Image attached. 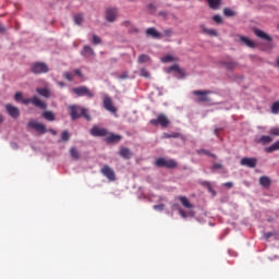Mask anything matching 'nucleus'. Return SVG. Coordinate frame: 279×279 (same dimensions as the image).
Returning <instances> with one entry per match:
<instances>
[{
    "label": "nucleus",
    "mask_w": 279,
    "mask_h": 279,
    "mask_svg": "<svg viewBox=\"0 0 279 279\" xmlns=\"http://www.w3.org/2000/svg\"><path fill=\"white\" fill-rule=\"evenodd\" d=\"M70 117L72 121H77V119H81V117H84L86 121H90V114H88V109L77 105L70 106Z\"/></svg>",
    "instance_id": "obj_1"
},
{
    "label": "nucleus",
    "mask_w": 279,
    "mask_h": 279,
    "mask_svg": "<svg viewBox=\"0 0 279 279\" xmlns=\"http://www.w3.org/2000/svg\"><path fill=\"white\" fill-rule=\"evenodd\" d=\"M22 104H24V106H28V104H32L33 106H35V108H39L40 110H47V104L40 100L38 96H33L32 98H22Z\"/></svg>",
    "instance_id": "obj_2"
},
{
    "label": "nucleus",
    "mask_w": 279,
    "mask_h": 279,
    "mask_svg": "<svg viewBox=\"0 0 279 279\" xmlns=\"http://www.w3.org/2000/svg\"><path fill=\"white\" fill-rule=\"evenodd\" d=\"M72 93L77 97H88V99H93V97H95V94L90 92L87 86L74 87L72 88Z\"/></svg>",
    "instance_id": "obj_3"
},
{
    "label": "nucleus",
    "mask_w": 279,
    "mask_h": 279,
    "mask_svg": "<svg viewBox=\"0 0 279 279\" xmlns=\"http://www.w3.org/2000/svg\"><path fill=\"white\" fill-rule=\"evenodd\" d=\"M32 73L35 75H40L43 73H49V65L45 62H35L31 66Z\"/></svg>",
    "instance_id": "obj_4"
},
{
    "label": "nucleus",
    "mask_w": 279,
    "mask_h": 279,
    "mask_svg": "<svg viewBox=\"0 0 279 279\" xmlns=\"http://www.w3.org/2000/svg\"><path fill=\"white\" fill-rule=\"evenodd\" d=\"M192 95H194V97H198L197 101L199 104H208V101H210V98L208 96L213 95V92H210V90H193Z\"/></svg>",
    "instance_id": "obj_5"
},
{
    "label": "nucleus",
    "mask_w": 279,
    "mask_h": 279,
    "mask_svg": "<svg viewBox=\"0 0 279 279\" xmlns=\"http://www.w3.org/2000/svg\"><path fill=\"white\" fill-rule=\"evenodd\" d=\"M149 123L155 126L161 125V128H169L171 122L169 121V118L165 116V113H159L157 119H151Z\"/></svg>",
    "instance_id": "obj_6"
},
{
    "label": "nucleus",
    "mask_w": 279,
    "mask_h": 279,
    "mask_svg": "<svg viewBox=\"0 0 279 279\" xmlns=\"http://www.w3.org/2000/svg\"><path fill=\"white\" fill-rule=\"evenodd\" d=\"M100 173L104 174L109 182L117 181V174L114 173V170L108 165L102 166Z\"/></svg>",
    "instance_id": "obj_7"
},
{
    "label": "nucleus",
    "mask_w": 279,
    "mask_h": 279,
    "mask_svg": "<svg viewBox=\"0 0 279 279\" xmlns=\"http://www.w3.org/2000/svg\"><path fill=\"white\" fill-rule=\"evenodd\" d=\"M118 16H119V9L112 8V7L106 9L105 19L108 23H114Z\"/></svg>",
    "instance_id": "obj_8"
},
{
    "label": "nucleus",
    "mask_w": 279,
    "mask_h": 279,
    "mask_svg": "<svg viewBox=\"0 0 279 279\" xmlns=\"http://www.w3.org/2000/svg\"><path fill=\"white\" fill-rule=\"evenodd\" d=\"M28 128H32L33 130H35L37 134H47V126L37 121L31 120L28 122Z\"/></svg>",
    "instance_id": "obj_9"
},
{
    "label": "nucleus",
    "mask_w": 279,
    "mask_h": 279,
    "mask_svg": "<svg viewBox=\"0 0 279 279\" xmlns=\"http://www.w3.org/2000/svg\"><path fill=\"white\" fill-rule=\"evenodd\" d=\"M240 165L242 167H248V169H255L256 165H258V159L255 157H244L241 159Z\"/></svg>",
    "instance_id": "obj_10"
},
{
    "label": "nucleus",
    "mask_w": 279,
    "mask_h": 279,
    "mask_svg": "<svg viewBox=\"0 0 279 279\" xmlns=\"http://www.w3.org/2000/svg\"><path fill=\"white\" fill-rule=\"evenodd\" d=\"M102 106H104L105 110H108V112L116 114L117 107H114V105L112 104V98H110V96L104 97Z\"/></svg>",
    "instance_id": "obj_11"
},
{
    "label": "nucleus",
    "mask_w": 279,
    "mask_h": 279,
    "mask_svg": "<svg viewBox=\"0 0 279 279\" xmlns=\"http://www.w3.org/2000/svg\"><path fill=\"white\" fill-rule=\"evenodd\" d=\"M5 110L9 117H12V119H19V117H21V111L19 110V108L14 107L11 104L5 105Z\"/></svg>",
    "instance_id": "obj_12"
},
{
    "label": "nucleus",
    "mask_w": 279,
    "mask_h": 279,
    "mask_svg": "<svg viewBox=\"0 0 279 279\" xmlns=\"http://www.w3.org/2000/svg\"><path fill=\"white\" fill-rule=\"evenodd\" d=\"M89 134L92 136H108V130L104 129V128H99L97 125H94L90 131Z\"/></svg>",
    "instance_id": "obj_13"
},
{
    "label": "nucleus",
    "mask_w": 279,
    "mask_h": 279,
    "mask_svg": "<svg viewBox=\"0 0 279 279\" xmlns=\"http://www.w3.org/2000/svg\"><path fill=\"white\" fill-rule=\"evenodd\" d=\"M123 138V136L114 134V133H109L105 141L106 143H108V145H112L113 143H119L121 140Z\"/></svg>",
    "instance_id": "obj_14"
},
{
    "label": "nucleus",
    "mask_w": 279,
    "mask_h": 279,
    "mask_svg": "<svg viewBox=\"0 0 279 279\" xmlns=\"http://www.w3.org/2000/svg\"><path fill=\"white\" fill-rule=\"evenodd\" d=\"M254 34L262 40H267L268 43H271L272 40L271 36L267 35V33L263 32L262 29L255 28Z\"/></svg>",
    "instance_id": "obj_15"
},
{
    "label": "nucleus",
    "mask_w": 279,
    "mask_h": 279,
    "mask_svg": "<svg viewBox=\"0 0 279 279\" xmlns=\"http://www.w3.org/2000/svg\"><path fill=\"white\" fill-rule=\"evenodd\" d=\"M239 38H240V43H242V45H245L250 49H255L256 43H254L252 39H250L248 37H245V36H241V35L239 36Z\"/></svg>",
    "instance_id": "obj_16"
},
{
    "label": "nucleus",
    "mask_w": 279,
    "mask_h": 279,
    "mask_svg": "<svg viewBox=\"0 0 279 279\" xmlns=\"http://www.w3.org/2000/svg\"><path fill=\"white\" fill-rule=\"evenodd\" d=\"M81 56H84V58H90V56H95V50L90 46H84Z\"/></svg>",
    "instance_id": "obj_17"
},
{
    "label": "nucleus",
    "mask_w": 279,
    "mask_h": 279,
    "mask_svg": "<svg viewBox=\"0 0 279 279\" xmlns=\"http://www.w3.org/2000/svg\"><path fill=\"white\" fill-rule=\"evenodd\" d=\"M119 156H121V158H124L125 160H130V158H132V150H130V148L128 147H122L119 150Z\"/></svg>",
    "instance_id": "obj_18"
},
{
    "label": "nucleus",
    "mask_w": 279,
    "mask_h": 279,
    "mask_svg": "<svg viewBox=\"0 0 279 279\" xmlns=\"http://www.w3.org/2000/svg\"><path fill=\"white\" fill-rule=\"evenodd\" d=\"M122 27H126L128 28V32L129 34H133V32H138V29L136 28L135 25L132 24V22L130 21H124L121 23Z\"/></svg>",
    "instance_id": "obj_19"
},
{
    "label": "nucleus",
    "mask_w": 279,
    "mask_h": 279,
    "mask_svg": "<svg viewBox=\"0 0 279 279\" xmlns=\"http://www.w3.org/2000/svg\"><path fill=\"white\" fill-rule=\"evenodd\" d=\"M259 184L264 186V189H269V186H271V179H269V177H260Z\"/></svg>",
    "instance_id": "obj_20"
},
{
    "label": "nucleus",
    "mask_w": 279,
    "mask_h": 279,
    "mask_svg": "<svg viewBox=\"0 0 279 279\" xmlns=\"http://www.w3.org/2000/svg\"><path fill=\"white\" fill-rule=\"evenodd\" d=\"M36 93H38V95L45 97L46 99H49V97H51V92L47 88H37Z\"/></svg>",
    "instance_id": "obj_21"
},
{
    "label": "nucleus",
    "mask_w": 279,
    "mask_h": 279,
    "mask_svg": "<svg viewBox=\"0 0 279 279\" xmlns=\"http://www.w3.org/2000/svg\"><path fill=\"white\" fill-rule=\"evenodd\" d=\"M146 36H151V38H160V33L156 28L150 27L146 29Z\"/></svg>",
    "instance_id": "obj_22"
},
{
    "label": "nucleus",
    "mask_w": 279,
    "mask_h": 279,
    "mask_svg": "<svg viewBox=\"0 0 279 279\" xmlns=\"http://www.w3.org/2000/svg\"><path fill=\"white\" fill-rule=\"evenodd\" d=\"M207 3L211 10H219V5H221V0H207Z\"/></svg>",
    "instance_id": "obj_23"
},
{
    "label": "nucleus",
    "mask_w": 279,
    "mask_h": 279,
    "mask_svg": "<svg viewBox=\"0 0 279 279\" xmlns=\"http://www.w3.org/2000/svg\"><path fill=\"white\" fill-rule=\"evenodd\" d=\"M222 66H225L228 71H234V68L238 66L234 61H223Z\"/></svg>",
    "instance_id": "obj_24"
},
{
    "label": "nucleus",
    "mask_w": 279,
    "mask_h": 279,
    "mask_svg": "<svg viewBox=\"0 0 279 279\" xmlns=\"http://www.w3.org/2000/svg\"><path fill=\"white\" fill-rule=\"evenodd\" d=\"M43 117L46 119V121H56V114L53 111H44Z\"/></svg>",
    "instance_id": "obj_25"
},
{
    "label": "nucleus",
    "mask_w": 279,
    "mask_h": 279,
    "mask_svg": "<svg viewBox=\"0 0 279 279\" xmlns=\"http://www.w3.org/2000/svg\"><path fill=\"white\" fill-rule=\"evenodd\" d=\"M70 156L73 160H80V150H77L75 147L70 148Z\"/></svg>",
    "instance_id": "obj_26"
},
{
    "label": "nucleus",
    "mask_w": 279,
    "mask_h": 279,
    "mask_svg": "<svg viewBox=\"0 0 279 279\" xmlns=\"http://www.w3.org/2000/svg\"><path fill=\"white\" fill-rule=\"evenodd\" d=\"M182 206H184V208H193V204H191V202H189V198L186 196H180L179 197Z\"/></svg>",
    "instance_id": "obj_27"
},
{
    "label": "nucleus",
    "mask_w": 279,
    "mask_h": 279,
    "mask_svg": "<svg viewBox=\"0 0 279 279\" xmlns=\"http://www.w3.org/2000/svg\"><path fill=\"white\" fill-rule=\"evenodd\" d=\"M166 169H175L178 167V162L174 159H166Z\"/></svg>",
    "instance_id": "obj_28"
},
{
    "label": "nucleus",
    "mask_w": 279,
    "mask_h": 279,
    "mask_svg": "<svg viewBox=\"0 0 279 279\" xmlns=\"http://www.w3.org/2000/svg\"><path fill=\"white\" fill-rule=\"evenodd\" d=\"M201 29L204 32V34H208L209 36H218L217 31L206 28V26L204 24L201 25Z\"/></svg>",
    "instance_id": "obj_29"
},
{
    "label": "nucleus",
    "mask_w": 279,
    "mask_h": 279,
    "mask_svg": "<svg viewBox=\"0 0 279 279\" xmlns=\"http://www.w3.org/2000/svg\"><path fill=\"white\" fill-rule=\"evenodd\" d=\"M274 141V138H271V136L269 135H263L259 140L258 143H260L262 145H267L269 143H271Z\"/></svg>",
    "instance_id": "obj_30"
},
{
    "label": "nucleus",
    "mask_w": 279,
    "mask_h": 279,
    "mask_svg": "<svg viewBox=\"0 0 279 279\" xmlns=\"http://www.w3.org/2000/svg\"><path fill=\"white\" fill-rule=\"evenodd\" d=\"M173 71H177V73H179V75H184V70L180 69V66L178 64H174V65L168 68V73H171Z\"/></svg>",
    "instance_id": "obj_31"
},
{
    "label": "nucleus",
    "mask_w": 279,
    "mask_h": 279,
    "mask_svg": "<svg viewBox=\"0 0 279 279\" xmlns=\"http://www.w3.org/2000/svg\"><path fill=\"white\" fill-rule=\"evenodd\" d=\"M74 23L76 25H82V23H84V14L78 13V14L74 15Z\"/></svg>",
    "instance_id": "obj_32"
},
{
    "label": "nucleus",
    "mask_w": 279,
    "mask_h": 279,
    "mask_svg": "<svg viewBox=\"0 0 279 279\" xmlns=\"http://www.w3.org/2000/svg\"><path fill=\"white\" fill-rule=\"evenodd\" d=\"M149 60H151V58H149V56L147 54H141L137 59V62L140 64H145V62H149Z\"/></svg>",
    "instance_id": "obj_33"
},
{
    "label": "nucleus",
    "mask_w": 279,
    "mask_h": 279,
    "mask_svg": "<svg viewBox=\"0 0 279 279\" xmlns=\"http://www.w3.org/2000/svg\"><path fill=\"white\" fill-rule=\"evenodd\" d=\"M198 156H202L204 154L205 156H210V158H217V155L211 154L209 150L206 149H199L197 150Z\"/></svg>",
    "instance_id": "obj_34"
},
{
    "label": "nucleus",
    "mask_w": 279,
    "mask_h": 279,
    "mask_svg": "<svg viewBox=\"0 0 279 279\" xmlns=\"http://www.w3.org/2000/svg\"><path fill=\"white\" fill-rule=\"evenodd\" d=\"M161 62H163V64H167V62H175V58H173V56L167 54L161 58Z\"/></svg>",
    "instance_id": "obj_35"
},
{
    "label": "nucleus",
    "mask_w": 279,
    "mask_h": 279,
    "mask_svg": "<svg viewBox=\"0 0 279 279\" xmlns=\"http://www.w3.org/2000/svg\"><path fill=\"white\" fill-rule=\"evenodd\" d=\"M71 138V134L69 133V131H63L61 133V141H63V143H66L68 141H70Z\"/></svg>",
    "instance_id": "obj_36"
},
{
    "label": "nucleus",
    "mask_w": 279,
    "mask_h": 279,
    "mask_svg": "<svg viewBox=\"0 0 279 279\" xmlns=\"http://www.w3.org/2000/svg\"><path fill=\"white\" fill-rule=\"evenodd\" d=\"M63 77L68 82H73L74 80V74L72 72H63Z\"/></svg>",
    "instance_id": "obj_37"
},
{
    "label": "nucleus",
    "mask_w": 279,
    "mask_h": 279,
    "mask_svg": "<svg viewBox=\"0 0 279 279\" xmlns=\"http://www.w3.org/2000/svg\"><path fill=\"white\" fill-rule=\"evenodd\" d=\"M223 14H225V16H235L236 15V13L234 11H232V9H230V8H225Z\"/></svg>",
    "instance_id": "obj_38"
},
{
    "label": "nucleus",
    "mask_w": 279,
    "mask_h": 279,
    "mask_svg": "<svg viewBox=\"0 0 279 279\" xmlns=\"http://www.w3.org/2000/svg\"><path fill=\"white\" fill-rule=\"evenodd\" d=\"M166 162H167V159H165V158H158V159L155 161V165H156V167H166Z\"/></svg>",
    "instance_id": "obj_39"
},
{
    "label": "nucleus",
    "mask_w": 279,
    "mask_h": 279,
    "mask_svg": "<svg viewBox=\"0 0 279 279\" xmlns=\"http://www.w3.org/2000/svg\"><path fill=\"white\" fill-rule=\"evenodd\" d=\"M271 112H272V114H278V112H279V100L272 104Z\"/></svg>",
    "instance_id": "obj_40"
},
{
    "label": "nucleus",
    "mask_w": 279,
    "mask_h": 279,
    "mask_svg": "<svg viewBox=\"0 0 279 279\" xmlns=\"http://www.w3.org/2000/svg\"><path fill=\"white\" fill-rule=\"evenodd\" d=\"M268 134H270V136H279V128L278 126L271 128L268 131Z\"/></svg>",
    "instance_id": "obj_41"
},
{
    "label": "nucleus",
    "mask_w": 279,
    "mask_h": 279,
    "mask_svg": "<svg viewBox=\"0 0 279 279\" xmlns=\"http://www.w3.org/2000/svg\"><path fill=\"white\" fill-rule=\"evenodd\" d=\"M203 186H206L208 189L209 193H213L214 195H216V192H215V190H213V185L210 184V182H208V181L203 182Z\"/></svg>",
    "instance_id": "obj_42"
},
{
    "label": "nucleus",
    "mask_w": 279,
    "mask_h": 279,
    "mask_svg": "<svg viewBox=\"0 0 279 279\" xmlns=\"http://www.w3.org/2000/svg\"><path fill=\"white\" fill-rule=\"evenodd\" d=\"M92 43H93V45H101V37H99L97 35H93Z\"/></svg>",
    "instance_id": "obj_43"
},
{
    "label": "nucleus",
    "mask_w": 279,
    "mask_h": 279,
    "mask_svg": "<svg viewBox=\"0 0 279 279\" xmlns=\"http://www.w3.org/2000/svg\"><path fill=\"white\" fill-rule=\"evenodd\" d=\"M15 101H23V93L17 92L14 96Z\"/></svg>",
    "instance_id": "obj_44"
},
{
    "label": "nucleus",
    "mask_w": 279,
    "mask_h": 279,
    "mask_svg": "<svg viewBox=\"0 0 279 279\" xmlns=\"http://www.w3.org/2000/svg\"><path fill=\"white\" fill-rule=\"evenodd\" d=\"M217 169H223V165L222 163H214L211 166V171H217Z\"/></svg>",
    "instance_id": "obj_45"
},
{
    "label": "nucleus",
    "mask_w": 279,
    "mask_h": 279,
    "mask_svg": "<svg viewBox=\"0 0 279 279\" xmlns=\"http://www.w3.org/2000/svg\"><path fill=\"white\" fill-rule=\"evenodd\" d=\"M213 21H215V23H218V24L223 23L221 15H214Z\"/></svg>",
    "instance_id": "obj_46"
},
{
    "label": "nucleus",
    "mask_w": 279,
    "mask_h": 279,
    "mask_svg": "<svg viewBox=\"0 0 279 279\" xmlns=\"http://www.w3.org/2000/svg\"><path fill=\"white\" fill-rule=\"evenodd\" d=\"M180 133L166 134V138H180Z\"/></svg>",
    "instance_id": "obj_47"
},
{
    "label": "nucleus",
    "mask_w": 279,
    "mask_h": 279,
    "mask_svg": "<svg viewBox=\"0 0 279 279\" xmlns=\"http://www.w3.org/2000/svg\"><path fill=\"white\" fill-rule=\"evenodd\" d=\"M154 210H159L161 213V210H165V204H159V205H154Z\"/></svg>",
    "instance_id": "obj_48"
},
{
    "label": "nucleus",
    "mask_w": 279,
    "mask_h": 279,
    "mask_svg": "<svg viewBox=\"0 0 279 279\" xmlns=\"http://www.w3.org/2000/svg\"><path fill=\"white\" fill-rule=\"evenodd\" d=\"M141 76L142 77H149V72L147 70H145V69H142L141 70Z\"/></svg>",
    "instance_id": "obj_49"
},
{
    "label": "nucleus",
    "mask_w": 279,
    "mask_h": 279,
    "mask_svg": "<svg viewBox=\"0 0 279 279\" xmlns=\"http://www.w3.org/2000/svg\"><path fill=\"white\" fill-rule=\"evenodd\" d=\"M163 34H165V36H167V37L169 38V37L173 36V31H171V29H165V31H163Z\"/></svg>",
    "instance_id": "obj_50"
},
{
    "label": "nucleus",
    "mask_w": 279,
    "mask_h": 279,
    "mask_svg": "<svg viewBox=\"0 0 279 279\" xmlns=\"http://www.w3.org/2000/svg\"><path fill=\"white\" fill-rule=\"evenodd\" d=\"M128 77H130V74L128 72H124L119 76V80H128Z\"/></svg>",
    "instance_id": "obj_51"
},
{
    "label": "nucleus",
    "mask_w": 279,
    "mask_h": 279,
    "mask_svg": "<svg viewBox=\"0 0 279 279\" xmlns=\"http://www.w3.org/2000/svg\"><path fill=\"white\" fill-rule=\"evenodd\" d=\"M74 75H77L78 77H84V74H82V70L80 69L74 70Z\"/></svg>",
    "instance_id": "obj_52"
},
{
    "label": "nucleus",
    "mask_w": 279,
    "mask_h": 279,
    "mask_svg": "<svg viewBox=\"0 0 279 279\" xmlns=\"http://www.w3.org/2000/svg\"><path fill=\"white\" fill-rule=\"evenodd\" d=\"M223 186H226L227 189H232L233 183L232 182H227V183H223Z\"/></svg>",
    "instance_id": "obj_53"
},
{
    "label": "nucleus",
    "mask_w": 279,
    "mask_h": 279,
    "mask_svg": "<svg viewBox=\"0 0 279 279\" xmlns=\"http://www.w3.org/2000/svg\"><path fill=\"white\" fill-rule=\"evenodd\" d=\"M12 149H19V144L16 142L11 143Z\"/></svg>",
    "instance_id": "obj_54"
},
{
    "label": "nucleus",
    "mask_w": 279,
    "mask_h": 279,
    "mask_svg": "<svg viewBox=\"0 0 279 279\" xmlns=\"http://www.w3.org/2000/svg\"><path fill=\"white\" fill-rule=\"evenodd\" d=\"M179 213H180L181 217H183V219L186 218V213H184V210L180 209Z\"/></svg>",
    "instance_id": "obj_55"
},
{
    "label": "nucleus",
    "mask_w": 279,
    "mask_h": 279,
    "mask_svg": "<svg viewBox=\"0 0 279 279\" xmlns=\"http://www.w3.org/2000/svg\"><path fill=\"white\" fill-rule=\"evenodd\" d=\"M48 132H50V134H52V136H56L58 134V132H56V130H53V129L48 130Z\"/></svg>",
    "instance_id": "obj_56"
},
{
    "label": "nucleus",
    "mask_w": 279,
    "mask_h": 279,
    "mask_svg": "<svg viewBox=\"0 0 279 279\" xmlns=\"http://www.w3.org/2000/svg\"><path fill=\"white\" fill-rule=\"evenodd\" d=\"M265 236H266V239H271V236H274V233L268 232V233L265 234Z\"/></svg>",
    "instance_id": "obj_57"
},
{
    "label": "nucleus",
    "mask_w": 279,
    "mask_h": 279,
    "mask_svg": "<svg viewBox=\"0 0 279 279\" xmlns=\"http://www.w3.org/2000/svg\"><path fill=\"white\" fill-rule=\"evenodd\" d=\"M3 32H5V27L0 24V33L3 34Z\"/></svg>",
    "instance_id": "obj_58"
},
{
    "label": "nucleus",
    "mask_w": 279,
    "mask_h": 279,
    "mask_svg": "<svg viewBox=\"0 0 279 279\" xmlns=\"http://www.w3.org/2000/svg\"><path fill=\"white\" fill-rule=\"evenodd\" d=\"M58 84H59V86H61V87L66 86V83H64V82H59Z\"/></svg>",
    "instance_id": "obj_59"
},
{
    "label": "nucleus",
    "mask_w": 279,
    "mask_h": 279,
    "mask_svg": "<svg viewBox=\"0 0 279 279\" xmlns=\"http://www.w3.org/2000/svg\"><path fill=\"white\" fill-rule=\"evenodd\" d=\"M3 123V116L0 114V125Z\"/></svg>",
    "instance_id": "obj_60"
},
{
    "label": "nucleus",
    "mask_w": 279,
    "mask_h": 279,
    "mask_svg": "<svg viewBox=\"0 0 279 279\" xmlns=\"http://www.w3.org/2000/svg\"><path fill=\"white\" fill-rule=\"evenodd\" d=\"M149 10H154V4L148 5Z\"/></svg>",
    "instance_id": "obj_61"
},
{
    "label": "nucleus",
    "mask_w": 279,
    "mask_h": 279,
    "mask_svg": "<svg viewBox=\"0 0 279 279\" xmlns=\"http://www.w3.org/2000/svg\"><path fill=\"white\" fill-rule=\"evenodd\" d=\"M277 66L279 68V58L277 59Z\"/></svg>",
    "instance_id": "obj_62"
}]
</instances>
